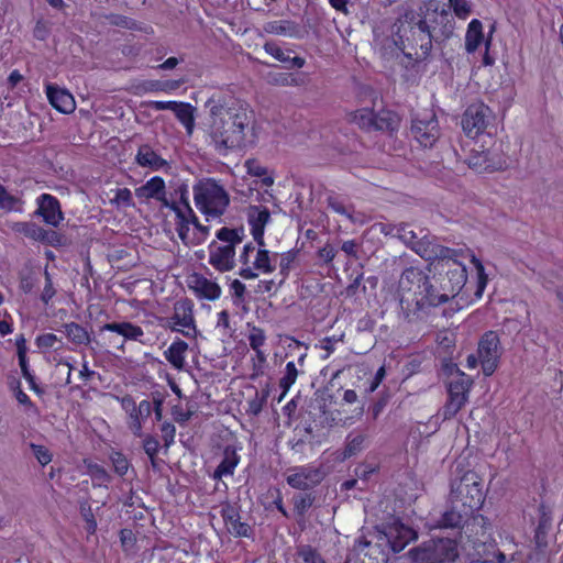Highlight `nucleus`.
Returning a JSON list of instances; mask_svg holds the SVG:
<instances>
[{
	"label": "nucleus",
	"mask_w": 563,
	"mask_h": 563,
	"mask_svg": "<svg viewBox=\"0 0 563 563\" xmlns=\"http://www.w3.org/2000/svg\"><path fill=\"white\" fill-rule=\"evenodd\" d=\"M110 460L112 462L114 472L119 476H124L128 473L130 468V462L122 452L113 451L110 454Z\"/></svg>",
	"instance_id": "864d4df0"
},
{
	"label": "nucleus",
	"mask_w": 563,
	"mask_h": 563,
	"mask_svg": "<svg viewBox=\"0 0 563 563\" xmlns=\"http://www.w3.org/2000/svg\"><path fill=\"white\" fill-rule=\"evenodd\" d=\"M375 110L372 108L357 109L351 113V121L361 129L372 131Z\"/></svg>",
	"instance_id": "ea45409f"
},
{
	"label": "nucleus",
	"mask_w": 563,
	"mask_h": 563,
	"mask_svg": "<svg viewBox=\"0 0 563 563\" xmlns=\"http://www.w3.org/2000/svg\"><path fill=\"white\" fill-rule=\"evenodd\" d=\"M396 44L406 57L415 62L426 60L432 51V40L421 13L406 12L396 31Z\"/></svg>",
	"instance_id": "20e7f679"
},
{
	"label": "nucleus",
	"mask_w": 563,
	"mask_h": 563,
	"mask_svg": "<svg viewBox=\"0 0 563 563\" xmlns=\"http://www.w3.org/2000/svg\"><path fill=\"white\" fill-rule=\"evenodd\" d=\"M246 172L251 176L262 177V183L265 186H272L274 179L267 175V168L263 166L256 158H249L245 162Z\"/></svg>",
	"instance_id": "a19ab883"
},
{
	"label": "nucleus",
	"mask_w": 563,
	"mask_h": 563,
	"mask_svg": "<svg viewBox=\"0 0 563 563\" xmlns=\"http://www.w3.org/2000/svg\"><path fill=\"white\" fill-rule=\"evenodd\" d=\"M45 90L47 99L55 110L64 114L71 113L75 110V99L66 89H62L53 84H47Z\"/></svg>",
	"instance_id": "412c9836"
},
{
	"label": "nucleus",
	"mask_w": 563,
	"mask_h": 563,
	"mask_svg": "<svg viewBox=\"0 0 563 563\" xmlns=\"http://www.w3.org/2000/svg\"><path fill=\"white\" fill-rule=\"evenodd\" d=\"M135 162L141 167H147L155 172L164 169L169 165V163L158 155L148 144L139 146Z\"/></svg>",
	"instance_id": "a878e982"
},
{
	"label": "nucleus",
	"mask_w": 563,
	"mask_h": 563,
	"mask_svg": "<svg viewBox=\"0 0 563 563\" xmlns=\"http://www.w3.org/2000/svg\"><path fill=\"white\" fill-rule=\"evenodd\" d=\"M421 19L426 20L431 40L435 44L442 45L453 37L456 29L455 20L445 8H440L435 0L427 2Z\"/></svg>",
	"instance_id": "9b49d317"
},
{
	"label": "nucleus",
	"mask_w": 563,
	"mask_h": 563,
	"mask_svg": "<svg viewBox=\"0 0 563 563\" xmlns=\"http://www.w3.org/2000/svg\"><path fill=\"white\" fill-rule=\"evenodd\" d=\"M120 542L122 551L126 556H134L137 553L136 545V536L135 533L128 528H123L120 530Z\"/></svg>",
	"instance_id": "a18cd8bd"
},
{
	"label": "nucleus",
	"mask_w": 563,
	"mask_h": 563,
	"mask_svg": "<svg viewBox=\"0 0 563 563\" xmlns=\"http://www.w3.org/2000/svg\"><path fill=\"white\" fill-rule=\"evenodd\" d=\"M229 294L234 307L240 308L246 303V286L240 279L231 280Z\"/></svg>",
	"instance_id": "c03bdc74"
},
{
	"label": "nucleus",
	"mask_w": 563,
	"mask_h": 563,
	"mask_svg": "<svg viewBox=\"0 0 563 563\" xmlns=\"http://www.w3.org/2000/svg\"><path fill=\"white\" fill-rule=\"evenodd\" d=\"M86 466L87 473L91 477L93 485L107 486V484L110 482V475L102 465L92 462H86Z\"/></svg>",
	"instance_id": "49530a36"
},
{
	"label": "nucleus",
	"mask_w": 563,
	"mask_h": 563,
	"mask_svg": "<svg viewBox=\"0 0 563 563\" xmlns=\"http://www.w3.org/2000/svg\"><path fill=\"white\" fill-rule=\"evenodd\" d=\"M15 233L22 234L33 241L44 242L47 238V231L31 221H20L11 227Z\"/></svg>",
	"instance_id": "2f4dec72"
},
{
	"label": "nucleus",
	"mask_w": 563,
	"mask_h": 563,
	"mask_svg": "<svg viewBox=\"0 0 563 563\" xmlns=\"http://www.w3.org/2000/svg\"><path fill=\"white\" fill-rule=\"evenodd\" d=\"M162 439L164 441V445L169 448L174 441L176 435V428L172 422L165 421L161 426Z\"/></svg>",
	"instance_id": "0e129e2a"
},
{
	"label": "nucleus",
	"mask_w": 563,
	"mask_h": 563,
	"mask_svg": "<svg viewBox=\"0 0 563 563\" xmlns=\"http://www.w3.org/2000/svg\"><path fill=\"white\" fill-rule=\"evenodd\" d=\"M252 264H254V268L257 272L263 274H271L276 268L272 262L271 252L266 249H262V246L256 250Z\"/></svg>",
	"instance_id": "4c0bfd02"
},
{
	"label": "nucleus",
	"mask_w": 563,
	"mask_h": 563,
	"mask_svg": "<svg viewBox=\"0 0 563 563\" xmlns=\"http://www.w3.org/2000/svg\"><path fill=\"white\" fill-rule=\"evenodd\" d=\"M483 485V478L475 471L465 472L452 484V503L460 504L464 514L474 516L485 501Z\"/></svg>",
	"instance_id": "0eeeda50"
},
{
	"label": "nucleus",
	"mask_w": 563,
	"mask_h": 563,
	"mask_svg": "<svg viewBox=\"0 0 563 563\" xmlns=\"http://www.w3.org/2000/svg\"><path fill=\"white\" fill-rule=\"evenodd\" d=\"M485 41L482 21L478 19L471 20L465 33V51L473 54Z\"/></svg>",
	"instance_id": "c85d7f7f"
},
{
	"label": "nucleus",
	"mask_w": 563,
	"mask_h": 563,
	"mask_svg": "<svg viewBox=\"0 0 563 563\" xmlns=\"http://www.w3.org/2000/svg\"><path fill=\"white\" fill-rule=\"evenodd\" d=\"M267 400V393H255L252 399L247 400L246 412L252 416H257L262 410Z\"/></svg>",
	"instance_id": "6e6d98bb"
},
{
	"label": "nucleus",
	"mask_w": 563,
	"mask_h": 563,
	"mask_svg": "<svg viewBox=\"0 0 563 563\" xmlns=\"http://www.w3.org/2000/svg\"><path fill=\"white\" fill-rule=\"evenodd\" d=\"M299 255V251L291 249L287 252H284L279 255V272L278 275L280 276V280L278 283V286H282L286 279H288L291 269L295 267V264L297 262Z\"/></svg>",
	"instance_id": "72a5a7b5"
},
{
	"label": "nucleus",
	"mask_w": 563,
	"mask_h": 563,
	"mask_svg": "<svg viewBox=\"0 0 563 563\" xmlns=\"http://www.w3.org/2000/svg\"><path fill=\"white\" fill-rule=\"evenodd\" d=\"M384 534L394 553L401 552L410 542L418 538L417 532L412 528L400 521L388 525L384 530Z\"/></svg>",
	"instance_id": "f3484780"
},
{
	"label": "nucleus",
	"mask_w": 563,
	"mask_h": 563,
	"mask_svg": "<svg viewBox=\"0 0 563 563\" xmlns=\"http://www.w3.org/2000/svg\"><path fill=\"white\" fill-rule=\"evenodd\" d=\"M30 448H31L35 459L42 466H45L52 462L53 454L46 446L41 445V444L30 443Z\"/></svg>",
	"instance_id": "4d7b16f0"
},
{
	"label": "nucleus",
	"mask_w": 563,
	"mask_h": 563,
	"mask_svg": "<svg viewBox=\"0 0 563 563\" xmlns=\"http://www.w3.org/2000/svg\"><path fill=\"white\" fill-rule=\"evenodd\" d=\"M57 342H60V340L56 334L51 332L42 333L35 339V345L43 351L53 349Z\"/></svg>",
	"instance_id": "680f3d73"
},
{
	"label": "nucleus",
	"mask_w": 563,
	"mask_h": 563,
	"mask_svg": "<svg viewBox=\"0 0 563 563\" xmlns=\"http://www.w3.org/2000/svg\"><path fill=\"white\" fill-rule=\"evenodd\" d=\"M101 331L117 333L123 336L124 341L142 342L144 336L143 329L129 321L104 323L101 327Z\"/></svg>",
	"instance_id": "393cba45"
},
{
	"label": "nucleus",
	"mask_w": 563,
	"mask_h": 563,
	"mask_svg": "<svg viewBox=\"0 0 563 563\" xmlns=\"http://www.w3.org/2000/svg\"><path fill=\"white\" fill-rule=\"evenodd\" d=\"M342 341V336L331 335L324 336L319 341V344L316 347H319L324 351L323 354L320 355L322 361L328 360L335 351V344Z\"/></svg>",
	"instance_id": "5fc2aeb1"
},
{
	"label": "nucleus",
	"mask_w": 563,
	"mask_h": 563,
	"mask_svg": "<svg viewBox=\"0 0 563 563\" xmlns=\"http://www.w3.org/2000/svg\"><path fill=\"white\" fill-rule=\"evenodd\" d=\"M468 166L478 173L500 170L506 166V155L501 151V144L487 135V141L478 145L476 141L467 157Z\"/></svg>",
	"instance_id": "1a4fd4ad"
},
{
	"label": "nucleus",
	"mask_w": 563,
	"mask_h": 563,
	"mask_svg": "<svg viewBox=\"0 0 563 563\" xmlns=\"http://www.w3.org/2000/svg\"><path fill=\"white\" fill-rule=\"evenodd\" d=\"M328 207L335 213H339L346 218H351V212L345 207V205L342 201H340L338 198L329 197L328 198Z\"/></svg>",
	"instance_id": "338daca9"
},
{
	"label": "nucleus",
	"mask_w": 563,
	"mask_h": 563,
	"mask_svg": "<svg viewBox=\"0 0 563 563\" xmlns=\"http://www.w3.org/2000/svg\"><path fill=\"white\" fill-rule=\"evenodd\" d=\"M177 199H168L166 184L163 177L153 176L145 184L135 188L139 199L158 201L162 208L174 212L175 231L186 246L203 244L210 235V227L203 225L190 206L189 192L186 185L175 190Z\"/></svg>",
	"instance_id": "f03ea898"
},
{
	"label": "nucleus",
	"mask_w": 563,
	"mask_h": 563,
	"mask_svg": "<svg viewBox=\"0 0 563 563\" xmlns=\"http://www.w3.org/2000/svg\"><path fill=\"white\" fill-rule=\"evenodd\" d=\"M143 449L146 455L148 456L152 466L157 467V454L159 451V442L152 434H143Z\"/></svg>",
	"instance_id": "09e8293b"
},
{
	"label": "nucleus",
	"mask_w": 563,
	"mask_h": 563,
	"mask_svg": "<svg viewBox=\"0 0 563 563\" xmlns=\"http://www.w3.org/2000/svg\"><path fill=\"white\" fill-rule=\"evenodd\" d=\"M196 208L207 221L220 219L230 205V196L223 185L214 178L199 179L192 186Z\"/></svg>",
	"instance_id": "39448f33"
},
{
	"label": "nucleus",
	"mask_w": 563,
	"mask_h": 563,
	"mask_svg": "<svg viewBox=\"0 0 563 563\" xmlns=\"http://www.w3.org/2000/svg\"><path fill=\"white\" fill-rule=\"evenodd\" d=\"M264 51L280 63H287L289 56L285 55L283 48L275 42H266Z\"/></svg>",
	"instance_id": "e2e57ef3"
},
{
	"label": "nucleus",
	"mask_w": 563,
	"mask_h": 563,
	"mask_svg": "<svg viewBox=\"0 0 563 563\" xmlns=\"http://www.w3.org/2000/svg\"><path fill=\"white\" fill-rule=\"evenodd\" d=\"M104 19L108 21V23L112 26L126 29L131 31H141L142 27L140 23L126 15L118 14V13H109L104 15Z\"/></svg>",
	"instance_id": "58836bf2"
},
{
	"label": "nucleus",
	"mask_w": 563,
	"mask_h": 563,
	"mask_svg": "<svg viewBox=\"0 0 563 563\" xmlns=\"http://www.w3.org/2000/svg\"><path fill=\"white\" fill-rule=\"evenodd\" d=\"M473 517L472 515L464 514L463 507L460 504H453L452 509L446 510L439 520L441 528H460L466 521V518Z\"/></svg>",
	"instance_id": "7c9ffc66"
},
{
	"label": "nucleus",
	"mask_w": 563,
	"mask_h": 563,
	"mask_svg": "<svg viewBox=\"0 0 563 563\" xmlns=\"http://www.w3.org/2000/svg\"><path fill=\"white\" fill-rule=\"evenodd\" d=\"M474 380L470 375L456 368L455 376L446 383L448 398L441 409L443 420L453 419L468 402Z\"/></svg>",
	"instance_id": "9d476101"
},
{
	"label": "nucleus",
	"mask_w": 563,
	"mask_h": 563,
	"mask_svg": "<svg viewBox=\"0 0 563 563\" xmlns=\"http://www.w3.org/2000/svg\"><path fill=\"white\" fill-rule=\"evenodd\" d=\"M15 346H16V354L19 360V365L21 368V373H25L30 371L29 367V361H27V346H26V340L23 334H19L15 336Z\"/></svg>",
	"instance_id": "603ef678"
},
{
	"label": "nucleus",
	"mask_w": 563,
	"mask_h": 563,
	"mask_svg": "<svg viewBox=\"0 0 563 563\" xmlns=\"http://www.w3.org/2000/svg\"><path fill=\"white\" fill-rule=\"evenodd\" d=\"M80 515L85 521V530L88 536H93L97 531V520L92 512L91 505L88 500H82L79 504Z\"/></svg>",
	"instance_id": "de8ad7c7"
},
{
	"label": "nucleus",
	"mask_w": 563,
	"mask_h": 563,
	"mask_svg": "<svg viewBox=\"0 0 563 563\" xmlns=\"http://www.w3.org/2000/svg\"><path fill=\"white\" fill-rule=\"evenodd\" d=\"M44 277H45V285H44V288L41 292V301L47 306L51 300L55 297L56 295V289L53 285V280H52V276L51 274L48 273V271L45 268L44 271Z\"/></svg>",
	"instance_id": "13d9d810"
},
{
	"label": "nucleus",
	"mask_w": 563,
	"mask_h": 563,
	"mask_svg": "<svg viewBox=\"0 0 563 563\" xmlns=\"http://www.w3.org/2000/svg\"><path fill=\"white\" fill-rule=\"evenodd\" d=\"M256 253V249L253 242H247L243 245L242 251L239 254V262L242 265L252 264L251 256Z\"/></svg>",
	"instance_id": "774afa93"
},
{
	"label": "nucleus",
	"mask_w": 563,
	"mask_h": 563,
	"mask_svg": "<svg viewBox=\"0 0 563 563\" xmlns=\"http://www.w3.org/2000/svg\"><path fill=\"white\" fill-rule=\"evenodd\" d=\"M336 249L333 245L327 243L323 247L318 250L317 255L320 260L323 261L324 264L328 265L332 263V261L336 256Z\"/></svg>",
	"instance_id": "69168bd1"
},
{
	"label": "nucleus",
	"mask_w": 563,
	"mask_h": 563,
	"mask_svg": "<svg viewBox=\"0 0 563 563\" xmlns=\"http://www.w3.org/2000/svg\"><path fill=\"white\" fill-rule=\"evenodd\" d=\"M299 556L305 563H325L322 555L311 545H305L299 550Z\"/></svg>",
	"instance_id": "bf43d9fd"
},
{
	"label": "nucleus",
	"mask_w": 563,
	"mask_h": 563,
	"mask_svg": "<svg viewBox=\"0 0 563 563\" xmlns=\"http://www.w3.org/2000/svg\"><path fill=\"white\" fill-rule=\"evenodd\" d=\"M247 328L250 330L247 334V340L250 347L252 350H258V347H263L266 342V334L265 331L252 323H247Z\"/></svg>",
	"instance_id": "3c124183"
},
{
	"label": "nucleus",
	"mask_w": 563,
	"mask_h": 563,
	"mask_svg": "<svg viewBox=\"0 0 563 563\" xmlns=\"http://www.w3.org/2000/svg\"><path fill=\"white\" fill-rule=\"evenodd\" d=\"M152 413V402L147 399H143L139 402V408L134 411L126 413V426L128 429L135 438L143 437V422Z\"/></svg>",
	"instance_id": "5701e85b"
},
{
	"label": "nucleus",
	"mask_w": 563,
	"mask_h": 563,
	"mask_svg": "<svg viewBox=\"0 0 563 563\" xmlns=\"http://www.w3.org/2000/svg\"><path fill=\"white\" fill-rule=\"evenodd\" d=\"M411 134L423 147H432L440 136L437 115L432 112L418 113L411 123Z\"/></svg>",
	"instance_id": "2eb2a0df"
},
{
	"label": "nucleus",
	"mask_w": 563,
	"mask_h": 563,
	"mask_svg": "<svg viewBox=\"0 0 563 563\" xmlns=\"http://www.w3.org/2000/svg\"><path fill=\"white\" fill-rule=\"evenodd\" d=\"M490 114L489 107L483 102L470 104L462 117L464 133L471 139L481 136L487 128Z\"/></svg>",
	"instance_id": "dca6fc26"
},
{
	"label": "nucleus",
	"mask_w": 563,
	"mask_h": 563,
	"mask_svg": "<svg viewBox=\"0 0 563 563\" xmlns=\"http://www.w3.org/2000/svg\"><path fill=\"white\" fill-rule=\"evenodd\" d=\"M453 252L443 247L437 266L445 276L441 280V289L437 290L429 276L418 267L406 268L399 280L400 309L408 321L419 317L428 307H437L457 295L465 286L467 271L465 265L450 256Z\"/></svg>",
	"instance_id": "f257e3e1"
},
{
	"label": "nucleus",
	"mask_w": 563,
	"mask_h": 563,
	"mask_svg": "<svg viewBox=\"0 0 563 563\" xmlns=\"http://www.w3.org/2000/svg\"><path fill=\"white\" fill-rule=\"evenodd\" d=\"M195 108L187 102H178L174 109L177 120L184 125L188 134H191L195 128Z\"/></svg>",
	"instance_id": "f704fd0d"
},
{
	"label": "nucleus",
	"mask_w": 563,
	"mask_h": 563,
	"mask_svg": "<svg viewBox=\"0 0 563 563\" xmlns=\"http://www.w3.org/2000/svg\"><path fill=\"white\" fill-rule=\"evenodd\" d=\"M271 219V212L263 206H251L247 212V223L251 234L258 246H264L265 225Z\"/></svg>",
	"instance_id": "aec40b11"
},
{
	"label": "nucleus",
	"mask_w": 563,
	"mask_h": 563,
	"mask_svg": "<svg viewBox=\"0 0 563 563\" xmlns=\"http://www.w3.org/2000/svg\"><path fill=\"white\" fill-rule=\"evenodd\" d=\"M220 515L223 519L227 531L235 538H249L252 528L247 522L241 521L240 510L227 503L222 506Z\"/></svg>",
	"instance_id": "6ab92c4d"
},
{
	"label": "nucleus",
	"mask_w": 563,
	"mask_h": 563,
	"mask_svg": "<svg viewBox=\"0 0 563 563\" xmlns=\"http://www.w3.org/2000/svg\"><path fill=\"white\" fill-rule=\"evenodd\" d=\"M189 345L186 341L176 338L164 351V357L176 371H183L186 365V356Z\"/></svg>",
	"instance_id": "bb28decb"
},
{
	"label": "nucleus",
	"mask_w": 563,
	"mask_h": 563,
	"mask_svg": "<svg viewBox=\"0 0 563 563\" xmlns=\"http://www.w3.org/2000/svg\"><path fill=\"white\" fill-rule=\"evenodd\" d=\"M449 7L454 16L459 20H466L472 14V3L468 0H448Z\"/></svg>",
	"instance_id": "8fccbe9b"
},
{
	"label": "nucleus",
	"mask_w": 563,
	"mask_h": 563,
	"mask_svg": "<svg viewBox=\"0 0 563 563\" xmlns=\"http://www.w3.org/2000/svg\"><path fill=\"white\" fill-rule=\"evenodd\" d=\"M412 563H454L459 556V544L449 538L430 539L409 550Z\"/></svg>",
	"instance_id": "6e6552de"
},
{
	"label": "nucleus",
	"mask_w": 563,
	"mask_h": 563,
	"mask_svg": "<svg viewBox=\"0 0 563 563\" xmlns=\"http://www.w3.org/2000/svg\"><path fill=\"white\" fill-rule=\"evenodd\" d=\"M216 238L218 242L212 241L208 245V263L219 273L230 272L235 267V249L245 238L244 230L243 228L222 227L217 230Z\"/></svg>",
	"instance_id": "423d86ee"
},
{
	"label": "nucleus",
	"mask_w": 563,
	"mask_h": 563,
	"mask_svg": "<svg viewBox=\"0 0 563 563\" xmlns=\"http://www.w3.org/2000/svg\"><path fill=\"white\" fill-rule=\"evenodd\" d=\"M324 479V472L320 466L312 464L299 465L288 468L286 483L294 489H313Z\"/></svg>",
	"instance_id": "4468645a"
},
{
	"label": "nucleus",
	"mask_w": 563,
	"mask_h": 563,
	"mask_svg": "<svg viewBox=\"0 0 563 563\" xmlns=\"http://www.w3.org/2000/svg\"><path fill=\"white\" fill-rule=\"evenodd\" d=\"M36 202V214L42 217L46 224L58 227L64 220L59 200L51 194H42L37 197Z\"/></svg>",
	"instance_id": "a211bd4d"
},
{
	"label": "nucleus",
	"mask_w": 563,
	"mask_h": 563,
	"mask_svg": "<svg viewBox=\"0 0 563 563\" xmlns=\"http://www.w3.org/2000/svg\"><path fill=\"white\" fill-rule=\"evenodd\" d=\"M299 371L294 361L286 364L283 376L279 378L278 386L282 389L279 400L289 391L291 386L296 383Z\"/></svg>",
	"instance_id": "e433bc0d"
},
{
	"label": "nucleus",
	"mask_w": 563,
	"mask_h": 563,
	"mask_svg": "<svg viewBox=\"0 0 563 563\" xmlns=\"http://www.w3.org/2000/svg\"><path fill=\"white\" fill-rule=\"evenodd\" d=\"M550 528L551 517L542 510L533 537L536 548L540 551L547 549L549 545L548 533Z\"/></svg>",
	"instance_id": "473e14b6"
},
{
	"label": "nucleus",
	"mask_w": 563,
	"mask_h": 563,
	"mask_svg": "<svg viewBox=\"0 0 563 563\" xmlns=\"http://www.w3.org/2000/svg\"><path fill=\"white\" fill-rule=\"evenodd\" d=\"M189 287L200 299L214 301L221 297L222 290L218 283L205 277L201 274H194Z\"/></svg>",
	"instance_id": "4be33fe9"
},
{
	"label": "nucleus",
	"mask_w": 563,
	"mask_h": 563,
	"mask_svg": "<svg viewBox=\"0 0 563 563\" xmlns=\"http://www.w3.org/2000/svg\"><path fill=\"white\" fill-rule=\"evenodd\" d=\"M314 496L311 493L296 494L292 497L294 511L297 517L303 518L312 507Z\"/></svg>",
	"instance_id": "37998d69"
},
{
	"label": "nucleus",
	"mask_w": 563,
	"mask_h": 563,
	"mask_svg": "<svg viewBox=\"0 0 563 563\" xmlns=\"http://www.w3.org/2000/svg\"><path fill=\"white\" fill-rule=\"evenodd\" d=\"M364 441L365 437L363 434L347 437V442L344 449V455L347 457L355 455L357 452L362 450Z\"/></svg>",
	"instance_id": "052dcab7"
},
{
	"label": "nucleus",
	"mask_w": 563,
	"mask_h": 563,
	"mask_svg": "<svg viewBox=\"0 0 563 563\" xmlns=\"http://www.w3.org/2000/svg\"><path fill=\"white\" fill-rule=\"evenodd\" d=\"M112 191L114 196L110 199V203L115 208L128 209L135 206L132 191L129 188H117Z\"/></svg>",
	"instance_id": "79ce46f5"
},
{
	"label": "nucleus",
	"mask_w": 563,
	"mask_h": 563,
	"mask_svg": "<svg viewBox=\"0 0 563 563\" xmlns=\"http://www.w3.org/2000/svg\"><path fill=\"white\" fill-rule=\"evenodd\" d=\"M399 117L394 111L380 109L374 112L372 131H389L398 129Z\"/></svg>",
	"instance_id": "c756f323"
},
{
	"label": "nucleus",
	"mask_w": 563,
	"mask_h": 563,
	"mask_svg": "<svg viewBox=\"0 0 563 563\" xmlns=\"http://www.w3.org/2000/svg\"><path fill=\"white\" fill-rule=\"evenodd\" d=\"M240 461L241 456L238 454L236 449L233 445H227L223 449L221 462L214 470L211 478L221 481L223 477L233 476Z\"/></svg>",
	"instance_id": "b1692460"
},
{
	"label": "nucleus",
	"mask_w": 563,
	"mask_h": 563,
	"mask_svg": "<svg viewBox=\"0 0 563 563\" xmlns=\"http://www.w3.org/2000/svg\"><path fill=\"white\" fill-rule=\"evenodd\" d=\"M209 103L212 141L224 148L239 146L244 141L252 118L249 104L233 97L210 99Z\"/></svg>",
	"instance_id": "7ed1b4c3"
},
{
	"label": "nucleus",
	"mask_w": 563,
	"mask_h": 563,
	"mask_svg": "<svg viewBox=\"0 0 563 563\" xmlns=\"http://www.w3.org/2000/svg\"><path fill=\"white\" fill-rule=\"evenodd\" d=\"M67 339L77 345H87L90 343V334L85 327L76 322H69L64 325Z\"/></svg>",
	"instance_id": "c9c22d12"
},
{
	"label": "nucleus",
	"mask_w": 563,
	"mask_h": 563,
	"mask_svg": "<svg viewBox=\"0 0 563 563\" xmlns=\"http://www.w3.org/2000/svg\"><path fill=\"white\" fill-rule=\"evenodd\" d=\"M194 301L189 298H181L174 303L173 313L166 318V327L172 332H179L184 336L195 339L198 333Z\"/></svg>",
	"instance_id": "f8f14e48"
},
{
	"label": "nucleus",
	"mask_w": 563,
	"mask_h": 563,
	"mask_svg": "<svg viewBox=\"0 0 563 563\" xmlns=\"http://www.w3.org/2000/svg\"><path fill=\"white\" fill-rule=\"evenodd\" d=\"M263 30L268 34L283 35L291 38L301 37V27L291 20H274L264 24Z\"/></svg>",
	"instance_id": "cd10ccee"
},
{
	"label": "nucleus",
	"mask_w": 563,
	"mask_h": 563,
	"mask_svg": "<svg viewBox=\"0 0 563 563\" xmlns=\"http://www.w3.org/2000/svg\"><path fill=\"white\" fill-rule=\"evenodd\" d=\"M477 354L484 375H493L500 358V340L495 331H487L481 336Z\"/></svg>",
	"instance_id": "ddd939ff"
}]
</instances>
